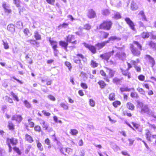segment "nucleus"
Here are the masks:
<instances>
[{
	"instance_id": "1",
	"label": "nucleus",
	"mask_w": 156,
	"mask_h": 156,
	"mask_svg": "<svg viewBox=\"0 0 156 156\" xmlns=\"http://www.w3.org/2000/svg\"><path fill=\"white\" fill-rule=\"evenodd\" d=\"M137 107L141 109V111H140V113L142 114L144 113H148L150 112L149 109L147 105L144 104L143 103L140 102L139 101H137Z\"/></svg>"
},
{
	"instance_id": "2",
	"label": "nucleus",
	"mask_w": 156,
	"mask_h": 156,
	"mask_svg": "<svg viewBox=\"0 0 156 156\" xmlns=\"http://www.w3.org/2000/svg\"><path fill=\"white\" fill-rule=\"evenodd\" d=\"M112 24V22L109 20L104 21L103 23L99 26V28L101 29L109 30Z\"/></svg>"
},
{
	"instance_id": "3",
	"label": "nucleus",
	"mask_w": 156,
	"mask_h": 156,
	"mask_svg": "<svg viewBox=\"0 0 156 156\" xmlns=\"http://www.w3.org/2000/svg\"><path fill=\"white\" fill-rule=\"evenodd\" d=\"M145 136L147 140L150 142H153L154 139H156V134L152 135L148 129L145 130Z\"/></svg>"
},
{
	"instance_id": "4",
	"label": "nucleus",
	"mask_w": 156,
	"mask_h": 156,
	"mask_svg": "<svg viewBox=\"0 0 156 156\" xmlns=\"http://www.w3.org/2000/svg\"><path fill=\"white\" fill-rule=\"evenodd\" d=\"M127 65L128 66V68L126 70H124L122 69H121V72L122 74L125 76H127L128 79H130L131 77V73L129 72L128 70L131 68L132 67V66L131 64L129 63H127Z\"/></svg>"
},
{
	"instance_id": "5",
	"label": "nucleus",
	"mask_w": 156,
	"mask_h": 156,
	"mask_svg": "<svg viewBox=\"0 0 156 156\" xmlns=\"http://www.w3.org/2000/svg\"><path fill=\"white\" fill-rule=\"evenodd\" d=\"M114 53V51L112 50L111 51L101 55L100 57L102 59L108 61L110 57Z\"/></svg>"
},
{
	"instance_id": "6",
	"label": "nucleus",
	"mask_w": 156,
	"mask_h": 156,
	"mask_svg": "<svg viewBox=\"0 0 156 156\" xmlns=\"http://www.w3.org/2000/svg\"><path fill=\"white\" fill-rule=\"evenodd\" d=\"M83 44L85 47L88 48L90 51L92 53H95L96 52V48L94 46L85 43H83Z\"/></svg>"
},
{
	"instance_id": "7",
	"label": "nucleus",
	"mask_w": 156,
	"mask_h": 156,
	"mask_svg": "<svg viewBox=\"0 0 156 156\" xmlns=\"http://www.w3.org/2000/svg\"><path fill=\"white\" fill-rule=\"evenodd\" d=\"M125 20L127 23L129 25L130 28L133 30H135L134 23L130 18L128 17L126 18L125 19Z\"/></svg>"
},
{
	"instance_id": "8",
	"label": "nucleus",
	"mask_w": 156,
	"mask_h": 156,
	"mask_svg": "<svg viewBox=\"0 0 156 156\" xmlns=\"http://www.w3.org/2000/svg\"><path fill=\"white\" fill-rule=\"evenodd\" d=\"M130 48L132 53L135 56H138L140 54V51L138 50L136 48L134 47L133 44H131Z\"/></svg>"
},
{
	"instance_id": "9",
	"label": "nucleus",
	"mask_w": 156,
	"mask_h": 156,
	"mask_svg": "<svg viewBox=\"0 0 156 156\" xmlns=\"http://www.w3.org/2000/svg\"><path fill=\"white\" fill-rule=\"evenodd\" d=\"M7 144H12V145H16L18 143V140L16 139L12 138L11 139L7 138L6 141Z\"/></svg>"
},
{
	"instance_id": "10",
	"label": "nucleus",
	"mask_w": 156,
	"mask_h": 156,
	"mask_svg": "<svg viewBox=\"0 0 156 156\" xmlns=\"http://www.w3.org/2000/svg\"><path fill=\"white\" fill-rule=\"evenodd\" d=\"M145 58L147 59L149 62L151 64L152 67H153L155 64V62L154 58L149 55H146Z\"/></svg>"
},
{
	"instance_id": "11",
	"label": "nucleus",
	"mask_w": 156,
	"mask_h": 156,
	"mask_svg": "<svg viewBox=\"0 0 156 156\" xmlns=\"http://www.w3.org/2000/svg\"><path fill=\"white\" fill-rule=\"evenodd\" d=\"M2 6L4 9V11L5 12L8 13L11 12V10L10 9L9 5V4L4 2L2 4Z\"/></svg>"
},
{
	"instance_id": "12",
	"label": "nucleus",
	"mask_w": 156,
	"mask_h": 156,
	"mask_svg": "<svg viewBox=\"0 0 156 156\" xmlns=\"http://www.w3.org/2000/svg\"><path fill=\"white\" fill-rule=\"evenodd\" d=\"M107 43V41L98 43L95 45V46L97 49L98 50L102 48L105 46Z\"/></svg>"
},
{
	"instance_id": "13",
	"label": "nucleus",
	"mask_w": 156,
	"mask_h": 156,
	"mask_svg": "<svg viewBox=\"0 0 156 156\" xmlns=\"http://www.w3.org/2000/svg\"><path fill=\"white\" fill-rule=\"evenodd\" d=\"M105 69L106 72L108 73L109 77L111 78L113 77L115 73V71L107 67H106Z\"/></svg>"
},
{
	"instance_id": "14",
	"label": "nucleus",
	"mask_w": 156,
	"mask_h": 156,
	"mask_svg": "<svg viewBox=\"0 0 156 156\" xmlns=\"http://www.w3.org/2000/svg\"><path fill=\"white\" fill-rule=\"evenodd\" d=\"M121 38L119 37H118L116 36H112L109 37L108 40L107 41V42L108 43H109L111 41H119L120 40Z\"/></svg>"
},
{
	"instance_id": "15",
	"label": "nucleus",
	"mask_w": 156,
	"mask_h": 156,
	"mask_svg": "<svg viewBox=\"0 0 156 156\" xmlns=\"http://www.w3.org/2000/svg\"><path fill=\"white\" fill-rule=\"evenodd\" d=\"M75 58H76V59L77 60L81 61L80 58H81L84 62H85L86 61V59L84 58L83 55L81 54H77L76 56H74L73 57V60L74 61Z\"/></svg>"
},
{
	"instance_id": "16",
	"label": "nucleus",
	"mask_w": 156,
	"mask_h": 156,
	"mask_svg": "<svg viewBox=\"0 0 156 156\" xmlns=\"http://www.w3.org/2000/svg\"><path fill=\"white\" fill-rule=\"evenodd\" d=\"M49 41L51 45L52 46L53 49H55V48H57V42L56 41L51 40L50 37L49 38Z\"/></svg>"
},
{
	"instance_id": "17",
	"label": "nucleus",
	"mask_w": 156,
	"mask_h": 156,
	"mask_svg": "<svg viewBox=\"0 0 156 156\" xmlns=\"http://www.w3.org/2000/svg\"><path fill=\"white\" fill-rule=\"evenodd\" d=\"M12 120H15L16 121L20 122L22 119V118L20 115H14L12 118Z\"/></svg>"
},
{
	"instance_id": "18",
	"label": "nucleus",
	"mask_w": 156,
	"mask_h": 156,
	"mask_svg": "<svg viewBox=\"0 0 156 156\" xmlns=\"http://www.w3.org/2000/svg\"><path fill=\"white\" fill-rule=\"evenodd\" d=\"M96 15L95 12L92 9H90L89 10L87 16L89 18H92L95 17Z\"/></svg>"
},
{
	"instance_id": "19",
	"label": "nucleus",
	"mask_w": 156,
	"mask_h": 156,
	"mask_svg": "<svg viewBox=\"0 0 156 156\" xmlns=\"http://www.w3.org/2000/svg\"><path fill=\"white\" fill-rule=\"evenodd\" d=\"M121 16L119 12L114 11V13L112 16V18L116 20L121 18Z\"/></svg>"
},
{
	"instance_id": "20",
	"label": "nucleus",
	"mask_w": 156,
	"mask_h": 156,
	"mask_svg": "<svg viewBox=\"0 0 156 156\" xmlns=\"http://www.w3.org/2000/svg\"><path fill=\"white\" fill-rule=\"evenodd\" d=\"M116 56L122 60L126 58V55L124 52L117 53L116 54Z\"/></svg>"
},
{
	"instance_id": "21",
	"label": "nucleus",
	"mask_w": 156,
	"mask_h": 156,
	"mask_svg": "<svg viewBox=\"0 0 156 156\" xmlns=\"http://www.w3.org/2000/svg\"><path fill=\"white\" fill-rule=\"evenodd\" d=\"M7 29L8 30L12 33H14L15 31V26L12 24H9L7 27Z\"/></svg>"
},
{
	"instance_id": "22",
	"label": "nucleus",
	"mask_w": 156,
	"mask_h": 156,
	"mask_svg": "<svg viewBox=\"0 0 156 156\" xmlns=\"http://www.w3.org/2000/svg\"><path fill=\"white\" fill-rule=\"evenodd\" d=\"M34 36L36 40H40L41 39V35L37 31H34Z\"/></svg>"
},
{
	"instance_id": "23",
	"label": "nucleus",
	"mask_w": 156,
	"mask_h": 156,
	"mask_svg": "<svg viewBox=\"0 0 156 156\" xmlns=\"http://www.w3.org/2000/svg\"><path fill=\"white\" fill-rule=\"evenodd\" d=\"M25 137L26 140L30 143H32L34 141L32 138L29 135L26 134L25 135Z\"/></svg>"
},
{
	"instance_id": "24",
	"label": "nucleus",
	"mask_w": 156,
	"mask_h": 156,
	"mask_svg": "<svg viewBox=\"0 0 156 156\" xmlns=\"http://www.w3.org/2000/svg\"><path fill=\"white\" fill-rule=\"evenodd\" d=\"M139 15L141 16V19L143 21H147L144 12L143 11H140L139 12Z\"/></svg>"
},
{
	"instance_id": "25",
	"label": "nucleus",
	"mask_w": 156,
	"mask_h": 156,
	"mask_svg": "<svg viewBox=\"0 0 156 156\" xmlns=\"http://www.w3.org/2000/svg\"><path fill=\"white\" fill-rule=\"evenodd\" d=\"M126 106L129 109L133 110L134 108V106L132 103L128 102L126 104Z\"/></svg>"
},
{
	"instance_id": "26",
	"label": "nucleus",
	"mask_w": 156,
	"mask_h": 156,
	"mask_svg": "<svg viewBox=\"0 0 156 156\" xmlns=\"http://www.w3.org/2000/svg\"><path fill=\"white\" fill-rule=\"evenodd\" d=\"M59 44L60 46L63 47L66 50L67 47L68 45L67 43L63 41H61L59 42Z\"/></svg>"
},
{
	"instance_id": "27",
	"label": "nucleus",
	"mask_w": 156,
	"mask_h": 156,
	"mask_svg": "<svg viewBox=\"0 0 156 156\" xmlns=\"http://www.w3.org/2000/svg\"><path fill=\"white\" fill-rule=\"evenodd\" d=\"M109 34L108 33L105 32H102L101 33V37L103 39H106L108 37Z\"/></svg>"
},
{
	"instance_id": "28",
	"label": "nucleus",
	"mask_w": 156,
	"mask_h": 156,
	"mask_svg": "<svg viewBox=\"0 0 156 156\" xmlns=\"http://www.w3.org/2000/svg\"><path fill=\"white\" fill-rule=\"evenodd\" d=\"M27 42L30 43L31 44L33 45H38L39 44V43L36 41L35 40L32 39H30L27 40Z\"/></svg>"
},
{
	"instance_id": "29",
	"label": "nucleus",
	"mask_w": 156,
	"mask_h": 156,
	"mask_svg": "<svg viewBox=\"0 0 156 156\" xmlns=\"http://www.w3.org/2000/svg\"><path fill=\"white\" fill-rule=\"evenodd\" d=\"M75 39L74 36L72 35H69L67 37V42H71L72 40Z\"/></svg>"
},
{
	"instance_id": "30",
	"label": "nucleus",
	"mask_w": 156,
	"mask_h": 156,
	"mask_svg": "<svg viewBox=\"0 0 156 156\" xmlns=\"http://www.w3.org/2000/svg\"><path fill=\"white\" fill-rule=\"evenodd\" d=\"M131 89H132L134 90V88H132V89L128 88L127 87H121L120 88V90L121 92H123L124 91H129Z\"/></svg>"
},
{
	"instance_id": "31",
	"label": "nucleus",
	"mask_w": 156,
	"mask_h": 156,
	"mask_svg": "<svg viewBox=\"0 0 156 156\" xmlns=\"http://www.w3.org/2000/svg\"><path fill=\"white\" fill-rule=\"evenodd\" d=\"M132 124L134 127H135L137 130L140 132L141 131L142 129L140 128V125L137 124L135 123L134 122H132Z\"/></svg>"
},
{
	"instance_id": "32",
	"label": "nucleus",
	"mask_w": 156,
	"mask_h": 156,
	"mask_svg": "<svg viewBox=\"0 0 156 156\" xmlns=\"http://www.w3.org/2000/svg\"><path fill=\"white\" fill-rule=\"evenodd\" d=\"M36 143H37V147L41 151H42L43 148L41 144L39 142L38 140H36Z\"/></svg>"
},
{
	"instance_id": "33",
	"label": "nucleus",
	"mask_w": 156,
	"mask_h": 156,
	"mask_svg": "<svg viewBox=\"0 0 156 156\" xmlns=\"http://www.w3.org/2000/svg\"><path fill=\"white\" fill-rule=\"evenodd\" d=\"M110 13V11L108 9H104L102 10V14L104 15H108Z\"/></svg>"
},
{
	"instance_id": "34",
	"label": "nucleus",
	"mask_w": 156,
	"mask_h": 156,
	"mask_svg": "<svg viewBox=\"0 0 156 156\" xmlns=\"http://www.w3.org/2000/svg\"><path fill=\"white\" fill-rule=\"evenodd\" d=\"M76 58H75L74 60V62L76 63V64H79V67L81 68L82 69L83 68V65L81 63V61H80L79 60H77Z\"/></svg>"
},
{
	"instance_id": "35",
	"label": "nucleus",
	"mask_w": 156,
	"mask_h": 156,
	"mask_svg": "<svg viewBox=\"0 0 156 156\" xmlns=\"http://www.w3.org/2000/svg\"><path fill=\"white\" fill-rule=\"evenodd\" d=\"M131 7L133 10H136L138 8L136 4L133 2L131 3Z\"/></svg>"
},
{
	"instance_id": "36",
	"label": "nucleus",
	"mask_w": 156,
	"mask_h": 156,
	"mask_svg": "<svg viewBox=\"0 0 156 156\" xmlns=\"http://www.w3.org/2000/svg\"><path fill=\"white\" fill-rule=\"evenodd\" d=\"M78 133V131L74 129H71L70 132V133L73 135L76 136Z\"/></svg>"
},
{
	"instance_id": "37",
	"label": "nucleus",
	"mask_w": 156,
	"mask_h": 156,
	"mask_svg": "<svg viewBox=\"0 0 156 156\" xmlns=\"http://www.w3.org/2000/svg\"><path fill=\"white\" fill-rule=\"evenodd\" d=\"M98 83L100 85L101 88H104L106 85L105 82L102 80L98 82Z\"/></svg>"
},
{
	"instance_id": "38",
	"label": "nucleus",
	"mask_w": 156,
	"mask_h": 156,
	"mask_svg": "<svg viewBox=\"0 0 156 156\" xmlns=\"http://www.w3.org/2000/svg\"><path fill=\"white\" fill-rule=\"evenodd\" d=\"M58 144L59 146L58 147V149L60 150L61 152L64 154V152L65 151L64 149V148H63L62 147V145L60 143H58Z\"/></svg>"
},
{
	"instance_id": "39",
	"label": "nucleus",
	"mask_w": 156,
	"mask_h": 156,
	"mask_svg": "<svg viewBox=\"0 0 156 156\" xmlns=\"http://www.w3.org/2000/svg\"><path fill=\"white\" fill-rule=\"evenodd\" d=\"M24 103L26 108H29L31 107V105L27 100H25Z\"/></svg>"
},
{
	"instance_id": "40",
	"label": "nucleus",
	"mask_w": 156,
	"mask_h": 156,
	"mask_svg": "<svg viewBox=\"0 0 156 156\" xmlns=\"http://www.w3.org/2000/svg\"><path fill=\"white\" fill-rule=\"evenodd\" d=\"M115 95L114 93H112L109 95V99L110 100H114L115 99Z\"/></svg>"
},
{
	"instance_id": "41",
	"label": "nucleus",
	"mask_w": 156,
	"mask_h": 156,
	"mask_svg": "<svg viewBox=\"0 0 156 156\" xmlns=\"http://www.w3.org/2000/svg\"><path fill=\"white\" fill-rule=\"evenodd\" d=\"M139 60L138 59H137L136 61H134L133 60H131L130 61V63L131 64L134 65V66H137L136 65L137 63H139Z\"/></svg>"
},
{
	"instance_id": "42",
	"label": "nucleus",
	"mask_w": 156,
	"mask_h": 156,
	"mask_svg": "<svg viewBox=\"0 0 156 156\" xmlns=\"http://www.w3.org/2000/svg\"><path fill=\"white\" fill-rule=\"evenodd\" d=\"M8 126L10 130H13L14 129V126L12 123L11 122H9Z\"/></svg>"
},
{
	"instance_id": "43",
	"label": "nucleus",
	"mask_w": 156,
	"mask_h": 156,
	"mask_svg": "<svg viewBox=\"0 0 156 156\" xmlns=\"http://www.w3.org/2000/svg\"><path fill=\"white\" fill-rule=\"evenodd\" d=\"M32 119H29L28 120V125L29 127L30 128H33L34 127V122L31 121Z\"/></svg>"
},
{
	"instance_id": "44",
	"label": "nucleus",
	"mask_w": 156,
	"mask_h": 156,
	"mask_svg": "<svg viewBox=\"0 0 156 156\" xmlns=\"http://www.w3.org/2000/svg\"><path fill=\"white\" fill-rule=\"evenodd\" d=\"M98 63H96L95 61L92 60L91 62V66L93 67H95L98 66Z\"/></svg>"
},
{
	"instance_id": "45",
	"label": "nucleus",
	"mask_w": 156,
	"mask_h": 156,
	"mask_svg": "<svg viewBox=\"0 0 156 156\" xmlns=\"http://www.w3.org/2000/svg\"><path fill=\"white\" fill-rule=\"evenodd\" d=\"M149 45L151 47L153 48H155L156 50V43H154V42H152V41H151L149 43Z\"/></svg>"
},
{
	"instance_id": "46",
	"label": "nucleus",
	"mask_w": 156,
	"mask_h": 156,
	"mask_svg": "<svg viewBox=\"0 0 156 156\" xmlns=\"http://www.w3.org/2000/svg\"><path fill=\"white\" fill-rule=\"evenodd\" d=\"M149 36V34L147 32H143L141 34L142 37L143 38H148Z\"/></svg>"
},
{
	"instance_id": "47",
	"label": "nucleus",
	"mask_w": 156,
	"mask_h": 156,
	"mask_svg": "<svg viewBox=\"0 0 156 156\" xmlns=\"http://www.w3.org/2000/svg\"><path fill=\"white\" fill-rule=\"evenodd\" d=\"M89 104L92 107H94L95 105V102L92 99H90L89 100Z\"/></svg>"
},
{
	"instance_id": "48",
	"label": "nucleus",
	"mask_w": 156,
	"mask_h": 156,
	"mask_svg": "<svg viewBox=\"0 0 156 156\" xmlns=\"http://www.w3.org/2000/svg\"><path fill=\"white\" fill-rule=\"evenodd\" d=\"M10 94L12 96L13 98H14V100H16L17 101H19V99L17 96L15 95L13 92H11L10 93Z\"/></svg>"
},
{
	"instance_id": "49",
	"label": "nucleus",
	"mask_w": 156,
	"mask_h": 156,
	"mask_svg": "<svg viewBox=\"0 0 156 156\" xmlns=\"http://www.w3.org/2000/svg\"><path fill=\"white\" fill-rule=\"evenodd\" d=\"M68 25V23H63L62 24H60L58 26V27L60 28H66L67 27Z\"/></svg>"
},
{
	"instance_id": "50",
	"label": "nucleus",
	"mask_w": 156,
	"mask_h": 156,
	"mask_svg": "<svg viewBox=\"0 0 156 156\" xmlns=\"http://www.w3.org/2000/svg\"><path fill=\"white\" fill-rule=\"evenodd\" d=\"M64 149L65 152L69 154H71L72 152V149L69 148H65Z\"/></svg>"
},
{
	"instance_id": "51",
	"label": "nucleus",
	"mask_w": 156,
	"mask_h": 156,
	"mask_svg": "<svg viewBox=\"0 0 156 156\" xmlns=\"http://www.w3.org/2000/svg\"><path fill=\"white\" fill-rule=\"evenodd\" d=\"M112 148L114 151L116 152L120 150L119 147L116 144H115L113 146Z\"/></svg>"
},
{
	"instance_id": "52",
	"label": "nucleus",
	"mask_w": 156,
	"mask_h": 156,
	"mask_svg": "<svg viewBox=\"0 0 156 156\" xmlns=\"http://www.w3.org/2000/svg\"><path fill=\"white\" fill-rule=\"evenodd\" d=\"M137 90L140 93V94L144 95L145 94V91L142 88H140V87H138L137 89Z\"/></svg>"
},
{
	"instance_id": "53",
	"label": "nucleus",
	"mask_w": 156,
	"mask_h": 156,
	"mask_svg": "<svg viewBox=\"0 0 156 156\" xmlns=\"http://www.w3.org/2000/svg\"><path fill=\"white\" fill-rule=\"evenodd\" d=\"M130 96L132 98H137L139 97L137 94L135 92L131 93V94Z\"/></svg>"
},
{
	"instance_id": "54",
	"label": "nucleus",
	"mask_w": 156,
	"mask_h": 156,
	"mask_svg": "<svg viewBox=\"0 0 156 156\" xmlns=\"http://www.w3.org/2000/svg\"><path fill=\"white\" fill-rule=\"evenodd\" d=\"M5 100L9 103H13V101L12 99L8 96H6L5 97Z\"/></svg>"
},
{
	"instance_id": "55",
	"label": "nucleus",
	"mask_w": 156,
	"mask_h": 156,
	"mask_svg": "<svg viewBox=\"0 0 156 156\" xmlns=\"http://www.w3.org/2000/svg\"><path fill=\"white\" fill-rule=\"evenodd\" d=\"M134 44L137 45V47L139 48V50H142V46L140 45L138 42L136 41H134L133 42Z\"/></svg>"
},
{
	"instance_id": "56",
	"label": "nucleus",
	"mask_w": 156,
	"mask_h": 156,
	"mask_svg": "<svg viewBox=\"0 0 156 156\" xmlns=\"http://www.w3.org/2000/svg\"><path fill=\"white\" fill-rule=\"evenodd\" d=\"M60 105L65 109H67L68 108V106L65 103H61L60 104Z\"/></svg>"
},
{
	"instance_id": "57",
	"label": "nucleus",
	"mask_w": 156,
	"mask_h": 156,
	"mask_svg": "<svg viewBox=\"0 0 156 156\" xmlns=\"http://www.w3.org/2000/svg\"><path fill=\"white\" fill-rule=\"evenodd\" d=\"M13 150L19 155L21 154V152H20L19 148L17 147H15L13 148Z\"/></svg>"
},
{
	"instance_id": "58",
	"label": "nucleus",
	"mask_w": 156,
	"mask_h": 156,
	"mask_svg": "<svg viewBox=\"0 0 156 156\" xmlns=\"http://www.w3.org/2000/svg\"><path fill=\"white\" fill-rule=\"evenodd\" d=\"M2 41L3 42L4 48L5 49H8L9 48V46L8 45V43L6 41Z\"/></svg>"
},
{
	"instance_id": "59",
	"label": "nucleus",
	"mask_w": 156,
	"mask_h": 156,
	"mask_svg": "<svg viewBox=\"0 0 156 156\" xmlns=\"http://www.w3.org/2000/svg\"><path fill=\"white\" fill-rule=\"evenodd\" d=\"M148 124L149 126L151 129H153L154 131L155 130L156 126L154 125H151L149 123H148Z\"/></svg>"
},
{
	"instance_id": "60",
	"label": "nucleus",
	"mask_w": 156,
	"mask_h": 156,
	"mask_svg": "<svg viewBox=\"0 0 156 156\" xmlns=\"http://www.w3.org/2000/svg\"><path fill=\"white\" fill-rule=\"evenodd\" d=\"M84 28L86 30H90L91 28V26L88 24H86L84 26Z\"/></svg>"
},
{
	"instance_id": "61",
	"label": "nucleus",
	"mask_w": 156,
	"mask_h": 156,
	"mask_svg": "<svg viewBox=\"0 0 156 156\" xmlns=\"http://www.w3.org/2000/svg\"><path fill=\"white\" fill-rule=\"evenodd\" d=\"M48 98H49L50 100L54 101L55 100V98L54 96L51 95H48Z\"/></svg>"
},
{
	"instance_id": "62",
	"label": "nucleus",
	"mask_w": 156,
	"mask_h": 156,
	"mask_svg": "<svg viewBox=\"0 0 156 156\" xmlns=\"http://www.w3.org/2000/svg\"><path fill=\"white\" fill-rule=\"evenodd\" d=\"M48 125L45 122H43V124L42 125V127L43 128H45V130H46L48 129Z\"/></svg>"
},
{
	"instance_id": "63",
	"label": "nucleus",
	"mask_w": 156,
	"mask_h": 156,
	"mask_svg": "<svg viewBox=\"0 0 156 156\" xmlns=\"http://www.w3.org/2000/svg\"><path fill=\"white\" fill-rule=\"evenodd\" d=\"M47 2L49 4L54 5L55 2V0H46Z\"/></svg>"
},
{
	"instance_id": "64",
	"label": "nucleus",
	"mask_w": 156,
	"mask_h": 156,
	"mask_svg": "<svg viewBox=\"0 0 156 156\" xmlns=\"http://www.w3.org/2000/svg\"><path fill=\"white\" fill-rule=\"evenodd\" d=\"M80 86L84 89H87L88 87L87 85L84 83H81L80 84Z\"/></svg>"
}]
</instances>
